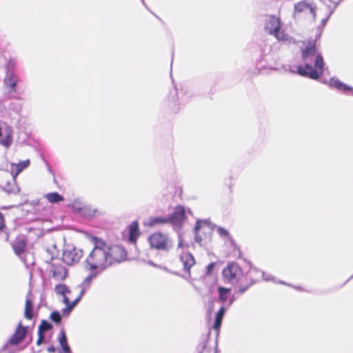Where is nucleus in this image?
Wrapping results in <instances>:
<instances>
[{
    "instance_id": "obj_1",
    "label": "nucleus",
    "mask_w": 353,
    "mask_h": 353,
    "mask_svg": "<svg viewBox=\"0 0 353 353\" xmlns=\"http://www.w3.org/2000/svg\"><path fill=\"white\" fill-rule=\"evenodd\" d=\"M301 57L305 63L297 67V73L312 79H318L323 72L324 60L321 54L316 55V41L308 40L303 42Z\"/></svg>"
},
{
    "instance_id": "obj_2",
    "label": "nucleus",
    "mask_w": 353,
    "mask_h": 353,
    "mask_svg": "<svg viewBox=\"0 0 353 353\" xmlns=\"http://www.w3.org/2000/svg\"><path fill=\"white\" fill-rule=\"evenodd\" d=\"M222 276L225 281L236 288L235 293L242 294L256 283L251 272H243L241 265L236 262L228 263L222 270Z\"/></svg>"
},
{
    "instance_id": "obj_3",
    "label": "nucleus",
    "mask_w": 353,
    "mask_h": 353,
    "mask_svg": "<svg viewBox=\"0 0 353 353\" xmlns=\"http://www.w3.org/2000/svg\"><path fill=\"white\" fill-rule=\"evenodd\" d=\"M88 238L94 244L86 259L90 269L103 271L109 268L106 241L93 235H89Z\"/></svg>"
},
{
    "instance_id": "obj_4",
    "label": "nucleus",
    "mask_w": 353,
    "mask_h": 353,
    "mask_svg": "<svg viewBox=\"0 0 353 353\" xmlns=\"http://www.w3.org/2000/svg\"><path fill=\"white\" fill-rule=\"evenodd\" d=\"M150 248L157 250H168L172 245V241L168 234L155 232L148 236Z\"/></svg>"
},
{
    "instance_id": "obj_5",
    "label": "nucleus",
    "mask_w": 353,
    "mask_h": 353,
    "mask_svg": "<svg viewBox=\"0 0 353 353\" xmlns=\"http://www.w3.org/2000/svg\"><path fill=\"white\" fill-rule=\"evenodd\" d=\"M265 29L271 35L274 36L279 41H287L288 36L281 30V20L274 15H270L265 20Z\"/></svg>"
},
{
    "instance_id": "obj_6",
    "label": "nucleus",
    "mask_w": 353,
    "mask_h": 353,
    "mask_svg": "<svg viewBox=\"0 0 353 353\" xmlns=\"http://www.w3.org/2000/svg\"><path fill=\"white\" fill-rule=\"evenodd\" d=\"M107 252L109 267L114 264L122 263L126 261L128 258L126 250L121 245H114L109 246L107 244Z\"/></svg>"
},
{
    "instance_id": "obj_7",
    "label": "nucleus",
    "mask_w": 353,
    "mask_h": 353,
    "mask_svg": "<svg viewBox=\"0 0 353 353\" xmlns=\"http://www.w3.org/2000/svg\"><path fill=\"white\" fill-rule=\"evenodd\" d=\"M212 230L203 222H197L195 228V239L200 245H204L212 239Z\"/></svg>"
},
{
    "instance_id": "obj_8",
    "label": "nucleus",
    "mask_w": 353,
    "mask_h": 353,
    "mask_svg": "<svg viewBox=\"0 0 353 353\" xmlns=\"http://www.w3.org/2000/svg\"><path fill=\"white\" fill-rule=\"evenodd\" d=\"M342 0H322V3L319 6V14L321 17L323 24H325L335 8Z\"/></svg>"
},
{
    "instance_id": "obj_9",
    "label": "nucleus",
    "mask_w": 353,
    "mask_h": 353,
    "mask_svg": "<svg viewBox=\"0 0 353 353\" xmlns=\"http://www.w3.org/2000/svg\"><path fill=\"white\" fill-rule=\"evenodd\" d=\"M319 7L316 8L312 1H310L308 0L299 1L294 5L295 14L309 12L314 20L318 17L321 19V17L319 14Z\"/></svg>"
},
{
    "instance_id": "obj_10",
    "label": "nucleus",
    "mask_w": 353,
    "mask_h": 353,
    "mask_svg": "<svg viewBox=\"0 0 353 353\" xmlns=\"http://www.w3.org/2000/svg\"><path fill=\"white\" fill-rule=\"evenodd\" d=\"M83 256V252L82 250L74 248L63 252V260L68 265H72L79 262Z\"/></svg>"
},
{
    "instance_id": "obj_11",
    "label": "nucleus",
    "mask_w": 353,
    "mask_h": 353,
    "mask_svg": "<svg viewBox=\"0 0 353 353\" xmlns=\"http://www.w3.org/2000/svg\"><path fill=\"white\" fill-rule=\"evenodd\" d=\"M28 334V327L20 322L14 332L8 340L11 345H17L21 343Z\"/></svg>"
},
{
    "instance_id": "obj_12",
    "label": "nucleus",
    "mask_w": 353,
    "mask_h": 353,
    "mask_svg": "<svg viewBox=\"0 0 353 353\" xmlns=\"http://www.w3.org/2000/svg\"><path fill=\"white\" fill-rule=\"evenodd\" d=\"M128 241L130 243L135 244L139 237L141 232L139 225L137 221H132L128 227Z\"/></svg>"
},
{
    "instance_id": "obj_13",
    "label": "nucleus",
    "mask_w": 353,
    "mask_h": 353,
    "mask_svg": "<svg viewBox=\"0 0 353 353\" xmlns=\"http://www.w3.org/2000/svg\"><path fill=\"white\" fill-rule=\"evenodd\" d=\"M27 247V240L23 236H19L16 237L14 241L12 243V248L14 253L20 256L25 252Z\"/></svg>"
},
{
    "instance_id": "obj_14",
    "label": "nucleus",
    "mask_w": 353,
    "mask_h": 353,
    "mask_svg": "<svg viewBox=\"0 0 353 353\" xmlns=\"http://www.w3.org/2000/svg\"><path fill=\"white\" fill-rule=\"evenodd\" d=\"M30 161L27 159L23 161H21L18 163L10 164V174L12 176L14 179H15L24 169L27 168L30 165Z\"/></svg>"
},
{
    "instance_id": "obj_15",
    "label": "nucleus",
    "mask_w": 353,
    "mask_h": 353,
    "mask_svg": "<svg viewBox=\"0 0 353 353\" xmlns=\"http://www.w3.org/2000/svg\"><path fill=\"white\" fill-rule=\"evenodd\" d=\"M181 261L183 265L184 269L190 274V268L195 264V259L193 255L188 252H183L181 257Z\"/></svg>"
},
{
    "instance_id": "obj_16",
    "label": "nucleus",
    "mask_w": 353,
    "mask_h": 353,
    "mask_svg": "<svg viewBox=\"0 0 353 353\" xmlns=\"http://www.w3.org/2000/svg\"><path fill=\"white\" fill-rule=\"evenodd\" d=\"M330 85L343 92L345 94L353 95V88L348 86L338 79H332L330 81Z\"/></svg>"
},
{
    "instance_id": "obj_17",
    "label": "nucleus",
    "mask_w": 353,
    "mask_h": 353,
    "mask_svg": "<svg viewBox=\"0 0 353 353\" xmlns=\"http://www.w3.org/2000/svg\"><path fill=\"white\" fill-rule=\"evenodd\" d=\"M170 222V219L168 217L164 216H154L150 217L146 223H145V225L148 227H155L157 225H165Z\"/></svg>"
},
{
    "instance_id": "obj_18",
    "label": "nucleus",
    "mask_w": 353,
    "mask_h": 353,
    "mask_svg": "<svg viewBox=\"0 0 353 353\" xmlns=\"http://www.w3.org/2000/svg\"><path fill=\"white\" fill-rule=\"evenodd\" d=\"M170 219V223H176L185 218V209L183 206L178 205L174 208L173 213L168 216Z\"/></svg>"
},
{
    "instance_id": "obj_19",
    "label": "nucleus",
    "mask_w": 353,
    "mask_h": 353,
    "mask_svg": "<svg viewBox=\"0 0 353 353\" xmlns=\"http://www.w3.org/2000/svg\"><path fill=\"white\" fill-rule=\"evenodd\" d=\"M217 232L218 234L221 236H223V237H225V238H227V239H230V241H231V244L234 246V248H235V250H236L237 252V257L238 258H240L242 256V252L241 250V248L240 247L235 243V241L231 239V236H230V234L229 233V232L223 228H219L217 229Z\"/></svg>"
},
{
    "instance_id": "obj_20",
    "label": "nucleus",
    "mask_w": 353,
    "mask_h": 353,
    "mask_svg": "<svg viewBox=\"0 0 353 353\" xmlns=\"http://www.w3.org/2000/svg\"><path fill=\"white\" fill-rule=\"evenodd\" d=\"M51 272L52 277L58 281L63 280L67 275L66 270L62 265L53 266Z\"/></svg>"
},
{
    "instance_id": "obj_21",
    "label": "nucleus",
    "mask_w": 353,
    "mask_h": 353,
    "mask_svg": "<svg viewBox=\"0 0 353 353\" xmlns=\"http://www.w3.org/2000/svg\"><path fill=\"white\" fill-rule=\"evenodd\" d=\"M225 312V307H221L217 313L216 314L215 321H214V325H213V328L216 331H217V332H219L220 328H221V323H222V320H223V318L224 316Z\"/></svg>"
},
{
    "instance_id": "obj_22",
    "label": "nucleus",
    "mask_w": 353,
    "mask_h": 353,
    "mask_svg": "<svg viewBox=\"0 0 353 353\" xmlns=\"http://www.w3.org/2000/svg\"><path fill=\"white\" fill-rule=\"evenodd\" d=\"M18 78L17 75L13 72L10 73L8 77L5 79L6 86L9 88L11 91L15 90Z\"/></svg>"
},
{
    "instance_id": "obj_23",
    "label": "nucleus",
    "mask_w": 353,
    "mask_h": 353,
    "mask_svg": "<svg viewBox=\"0 0 353 353\" xmlns=\"http://www.w3.org/2000/svg\"><path fill=\"white\" fill-rule=\"evenodd\" d=\"M44 198L51 203H57L64 201L63 196L56 192L45 194Z\"/></svg>"
},
{
    "instance_id": "obj_24",
    "label": "nucleus",
    "mask_w": 353,
    "mask_h": 353,
    "mask_svg": "<svg viewBox=\"0 0 353 353\" xmlns=\"http://www.w3.org/2000/svg\"><path fill=\"white\" fill-rule=\"evenodd\" d=\"M24 316L28 320H32L34 316L33 303L30 299H27L25 303Z\"/></svg>"
},
{
    "instance_id": "obj_25",
    "label": "nucleus",
    "mask_w": 353,
    "mask_h": 353,
    "mask_svg": "<svg viewBox=\"0 0 353 353\" xmlns=\"http://www.w3.org/2000/svg\"><path fill=\"white\" fill-rule=\"evenodd\" d=\"M59 342L64 353H70V348L68 344L66 334L63 330L60 332Z\"/></svg>"
},
{
    "instance_id": "obj_26",
    "label": "nucleus",
    "mask_w": 353,
    "mask_h": 353,
    "mask_svg": "<svg viewBox=\"0 0 353 353\" xmlns=\"http://www.w3.org/2000/svg\"><path fill=\"white\" fill-rule=\"evenodd\" d=\"M6 137L0 139V143L6 148H8L12 143V131L10 128L6 129Z\"/></svg>"
},
{
    "instance_id": "obj_27",
    "label": "nucleus",
    "mask_w": 353,
    "mask_h": 353,
    "mask_svg": "<svg viewBox=\"0 0 353 353\" xmlns=\"http://www.w3.org/2000/svg\"><path fill=\"white\" fill-rule=\"evenodd\" d=\"M218 292L219 296V300L221 302H225L228 299V295L230 292V288H226L224 287H219L218 288Z\"/></svg>"
},
{
    "instance_id": "obj_28",
    "label": "nucleus",
    "mask_w": 353,
    "mask_h": 353,
    "mask_svg": "<svg viewBox=\"0 0 353 353\" xmlns=\"http://www.w3.org/2000/svg\"><path fill=\"white\" fill-rule=\"evenodd\" d=\"M52 328V325L51 323L48 322L46 320H42L41 324L39 326L38 332L44 333Z\"/></svg>"
},
{
    "instance_id": "obj_29",
    "label": "nucleus",
    "mask_w": 353,
    "mask_h": 353,
    "mask_svg": "<svg viewBox=\"0 0 353 353\" xmlns=\"http://www.w3.org/2000/svg\"><path fill=\"white\" fill-rule=\"evenodd\" d=\"M50 319L56 323H59L61 321V316L57 311H54L50 314Z\"/></svg>"
},
{
    "instance_id": "obj_30",
    "label": "nucleus",
    "mask_w": 353,
    "mask_h": 353,
    "mask_svg": "<svg viewBox=\"0 0 353 353\" xmlns=\"http://www.w3.org/2000/svg\"><path fill=\"white\" fill-rule=\"evenodd\" d=\"M79 298H77L74 301H73L72 303H70V301L68 300V299L66 296H64V301H65V303L68 305L67 309L68 310L69 312H70L72 310V308L74 307L75 304L79 301Z\"/></svg>"
},
{
    "instance_id": "obj_31",
    "label": "nucleus",
    "mask_w": 353,
    "mask_h": 353,
    "mask_svg": "<svg viewBox=\"0 0 353 353\" xmlns=\"http://www.w3.org/2000/svg\"><path fill=\"white\" fill-rule=\"evenodd\" d=\"M38 335H39V336H38V339L37 341V345H40L41 344H42L44 342L45 336H44L43 334L40 333V332H38Z\"/></svg>"
},
{
    "instance_id": "obj_32",
    "label": "nucleus",
    "mask_w": 353,
    "mask_h": 353,
    "mask_svg": "<svg viewBox=\"0 0 353 353\" xmlns=\"http://www.w3.org/2000/svg\"><path fill=\"white\" fill-rule=\"evenodd\" d=\"M6 226V224H5V219H4V216L3 215V214H1L0 212V230L3 229Z\"/></svg>"
},
{
    "instance_id": "obj_33",
    "label": "nucleus",
    "mask_w": 353,
    "mask_h": 353,
    "mask_svg": "<svg viewBox=\"0 0 353 353\" xmlns=\"http://www.w3.org/2000/svg\"><path fill=\"white\" fill-rule=\"evenodd\" d=\"M95 277V274H90L85 279L84 282L86 283L88 285L90 284V283L92 281V280Z\"/></svg>"
},
{
    "instance_id": "obj_34",
    "label": "nucleus",
    "mask_w": 353,
    "mask_h": 353,
    "mask_svg": "<svg viewBox=\"0 0 353 353\" xmlns=\"http://www.w3.org/2000/svg\"><path fill=\"white\" fill-rule=\"evenodd\" d=\"M214 263H210L208 265V270L210 271L211 269H212L214 268Z\"/></svg>"
},
{
    "instance_id": "obj_35",
    "label": "nucleus",
    "mask_w": 353,
    "mask_h": 353,
    "mask_svg": "<svg viewBox=\"0 0 353 353\" xmlns=\"http://www.w3.org/2000/svg\"><path fill=\"white\" fill-rule=\"evenodd\" d=\"M48 351L49 352H54V348L52 347H49L48 348Z\"/></svg>"
},
{
    "instance_id": "obj_36",
    "label": "nucleus",
    "mask_w": 353,
    "mask_h": 353,
    "mask_svg": "<svg viewBox=\"0 0 353 353\" xmlns=\"http://www.w3.org/2000/svg\"><path fill=\"white\" fill-rule=\"evenodd\" d=\"M2 135H3V133L1 132V128H0V138L2 137Z\"/></svg>"
},
{
    "instance_id": "obj_37",
    "label": "nucleus",
    "mask_w": 353,
    "mask_h": 353,
    "mask_svg": "<svg viewBox=\"0 0 353 353\" xmlns=\"http://www.w3.org/2000/svg\"><path fill=\"white\" fill-rule=\"evenodd\" d=\"M182 245V243L181 242H179V247H181Z\"/></svg>"
}]
</instances>
